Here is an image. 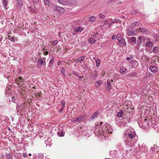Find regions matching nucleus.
<instances>
[{"mask_svg": "<svg viewBox=\"0 0 159 159\" xmlns=\"http://www.w3.org/2000/svg\"><path fill=\"white\" fill-rule=\"evenodd\" d=\"M135 10V12H136V14H140L141 12L139 11V10Z\"/></svg>", "mask_w": 159, "mask_h": 159, "instance_id": "nucleus-50", "label": "nucleus"}, {"mask_svg": "<svg viewBox=\"0 0 159 159\" xmlns=\"http://www.w3.org/2000/svg\"><path fill=\"white\" fill-rule=\"evenodd\" d=\"M117 36L116 35H113L112 36V39H115L117 38Z\"/></svg>", "mask_w": 159, "mask_h": 159, "instance_id": "nucleus-51", "label": "nucleus"}, {"mask_svg": "<svg viewBox=\"0 0 159 159\" xmlns=\"http://www.w3.org/2000/svg\"><path fill=\"white\" fill-rule=\"evenodd\" d=\"M22 155L23 156V157H24V158H25V157H27V154L25 152H24L22 153Z\"/></svg>", "mask_w": 159, "mask_h": 159, "instance_id": "nucleus-46", "label": "nucleus"}, {"mask_svg": "<svg viewBox=\"0 0 159 159\" xmlns=\"http://www.w3.org/2000/svg\"><path fill=\"white\" fill-rule=\"evenodd\" d=\"M42 60H44V61H45L46 58L45 57H44L43 59H42Z\"/></svg>", "mask_w": 159, "mask_h": 159, "instance_id": "nucleus-63", "label": "nucleus"}, {"mask_svg": "<svg viewBox=\"0 0 159 159\" xmlns=\"http://www.w3.org/2000/svg\"><path fill=\"white\" fill-rule=\"evenodd\" d=\"M118 43L120 44V46H124L126 45V43L125 39L122 38L120 40H118Z\"/></svg>", "mask_w": 159, "mask_h": 159, "instance_id": "nucleus-7", "label": "nucleus"}, {"mask_svg": "<svg viewBox=\"0 0 159 159\" xmlns=\"http://www.w3.org/2000/svg\"><path fill=\"white\" fill-rule=\"evenodd\" d=\"M34 1L36 2H39V0H32L33 2Z\"/></svg>", "mask_w": 159, "mask_h": 159, "instance_id": "nucleus-60", "label": "nucleus"}, {"mask_svg": "<svg viewBox=\"0 0 159 159\" xmlns=\"http://www.w3.org/2000/svg\"><path fill=\"white\" fill-rule=\"evenodd\" d=\"M2 3L4 7L6 8L8 4L7 0H2Z\"/></svg>", "mask_w": 159, "mask_h": 159, "instance_id": "nucleus-26", "label": "nucleus"}, {"mask_svg": "<svg viewBox=\"0 0 159 159\" xmlns=\"http://www.w3.org/2000/svg\"><path fill=\"white\" fill-rule=\"evenodd\" d=\"M86 116V115L85 114H83L80 115L79 117L76 118H74L71 119V121L74 122L75 123L80 122L81 120L83 121L84 120L86 119L85 117Z\"/></svg>", "mask_w": 159, "mask_h": 159, "instance_id": "nucleus-1", "label": "nucleus"}, {"mask_svg": "<svg viewBox=\"0 0 159 159\" xmlns=\"http://www.w3.org/2000/svg\"><path fill=\"white\" fill-rule=\"evenodd\" d=\"M98 71L96 70H94L93 72V77L95 78L96 76H98Z\"/></svg>", "mask_w": 159, "mask_h": 159, "instance_id": "nucleus-33", "label": "nucleus"}, {"mask_svg": "<svg viewBox=\"0 0 159 159\" xmlns=\"http://www.w3.org/2000/svg\"><path fill=\"white\" fill-rule=\"evenodd\" d=\"M120 123V124L119 125H122V126L125 125V123L124 122L121 121Z\"/></svg>", "mask_w": 159, "mask_h": 159, "instance_id": "nucleus-47", "label": "nucleus"}, {"mask_svg": "<svg viewBox=\"0 0 159 159\" xmlns=\"http://www.w3.org/2000/svg\"><path fill=\"white\" fill-rule=\"evenodd\" d=\"M77 32L74 31V32L72 34L73 35H76L77 34Z\"/></svg>", "mask_w": 159, "mask_h": 159, "instance_id": "nucleus-55", "label": "nucleus"}, {"mask_svg": "<svg viewBox=\"0 0 159 159\" xmlns=\"http://www.w3.org/2000/svg\"><path fill=\"white\" fill-rule=\"evenodd\" d=\"M158 148V147H157V148L156 147H152L151 148V150H152V151H153V152H155L156 151V152H158V151H157L156 149Z\"/></svg>", "mask_w": 159, "mask_h": 159, "instance_id": "nucleus-37", "label": "nucleus"}, {"mask_svg": "<svg viewBox=\"0 0 159 159\" xmlns=\"http://www.w3.org/2000/svg\"><path fill=\"white\" fill-rule=\"evenodd\" d=\"M6 159H12V157L11 155L9 153L6 156Z\"/></svg>", "mask_w": 159, "mask_h": 159, "instance_id": "nucleus-34", "label": "nucleus"}, {"mask_svg": "<svg viewBox=\"0 0 159 159\" xmlns=\"http://www.w3.org/2000/svg\"><path fill=\"white\" fill-rule=\"evenodd\" d=\"M58 2L63 5H65L66 4V0H57Z\"/></svg>", "mask_w": 159, "mask_h": 159, "instance_id": "nucleus-21", "label": "nucleus"}, {"mask_svg": "<svg viewBox=\"0 0 159 159\" xmlns=\"http://www.w3.org/2000/svg\"><path fill=\"white\" fill-rule=\"evenodd\" d=\"M94 34H94V35H96V37L97 36V35H98V32H96V34H95V33H94Z\"/></svg>", "mask_w": 159, "mask_h": 159, "instance_id": "nucleus-59", "label": "nucleus"}, {"mask_svg": "<svg viewBox=\"0 0 159 159\" xmlns=\"http://www.w3.org/2000/svg\"><path fill=\"white\" fill-rule=\"evenodd\" d=\"M2 39V36L0 35V41H1Z\"/></svg>", "mask_w": 159, "mask_h": 159, "instance_id": "nucleus-57", "label": "nucleus"}, {"mask_svg": "<svg viewBox=\"0 0 159 159\" xmlns=\"http://www.w3.org/2000/svg\"><path fill=\"white\" fill-rule=\"evenodd\" d=\"M132 147L130 149H129V151H131V152H132L134 151V148H133V145L132 146V147Z\"/></svg>", "mask_w": 159, "mask_h": 159, "instance_id": "nucleus-48", "label": "nucleus"}, {"mask_svg": "<svg viewBox=\"0 0 159 159\" xmlns=\"http://www.w3.org/2000/svg\"><path fill=\"white\" fill-rule=\"evenodd\" d=\"M116 36H117V38L118 40L123 38L121 36V35L120 34H118Z\"/></svg>", "mask_w": 159, "mask_h": 159, "instance_id": "nucleus-39", "label": "nucleus"}, {"mask_svg": "<svg viewBox=\"0 0 159 159\" xmlns=\"http://www.w3.org/2000/svg\"><path fill=\"white\" fill-rule=\"evenodd\" d=\"M95 20V17H94L93 16H91L90 18H89V21H91V22H93V21H94V20Z\"/></svg>", "mask_w": 159, "mask_h": 159, "instance_id": "nucleus-35", "label": "nucleus"}, {"mask_svg": "<svg viewBox=\"0 0 159 159\" xmlns=\"http://www.w3.org/2000/svg\"><path fill=\"white\" fill-rule=\"evenodd\" d=\"M44 61V63L43 64V65L44 66H45L46 65V62H45V61Z\"/></svg>", "mask_w": 159, "mask_h": 159, "instance_id": "nucleus-62", "label": "nucleus"}, {"mask_svg": "<svg viewBox=\"0 0 159 159\" xmlns=\"http://www.w3.org/2000/svg\"><path fill=\"white\" fill-rule=\"evenodd\" d=\"M65 68L63 67H62L61 68V70L60 71V73L61 74H62V75H63L65 74Z\"/></svg>", "mask_w": 159, "mask_h": 159, "instance_id": "nucleus-36", "label": "nucleus"}, {"mask_svg": "<svg viewBox=\"0 0 159 159\" xmlns=\"http://www.w3.org/2000/svg\"><path fill=\"white\" fill-rule=\"evenodd\" d=\"M126 70V69L124 67H121L120 70V72L124 73Z\"/></svg>", "mask_w": 159, "mask_h": 159, "instance_id": "nucleus-31", "label": "nucleus"}, {"mask_svg": "<svg viewBox=\"0 0 159 159\" xmlns=\"http://www.w3.org/2000/svg\"><path fill=\"white\" fill-rule=\"evenodd\" d=\"M118 20V19H117V20L115 19L113 20L112 22L113 23H114L116 22L117 21V20Z\"/></svg>", "mask_w": 159, "mask_h": 159, "instance_id": "nucleus-54", "label": "nucleus"}, {"mask_svg": "<svg viewBox=\"0 0 159 159\" xmlns=\"http://www.w3.org/2000/svg\"><path fill=\"white\" fill-rule=\"evenodd\" d=\"M78 77L79 78L82 79V78H83L84 77V76H78Z\"/></svg>", "mask_w": 159, "mask_h": 159, "instance_id": "nucleus-61", "label": "nucleus"}, {"mask_svg": "<svg viewBox=\"0 0 159 159\" xmlns=\"http://www.w3.org/2000/svg\"><path fill=\"white\" fill-rule=\"evenodd\" d=\"M65 102L64 101H62L61 102V105L63 107L65 106Z\"/></svg>", "mask_w": 159, "mask_h": 159, "instance_id": "nucleus-45", "label": "nucleus"}, {"mask_svg": "<svg viewBox=\"0 0 159 159\" xmlns=\"http://www.w3.org/2000/svg\"><path fill=\"white\" fill-rule=\"evenodd\" d=\"M29 156H31V154L30 153L29 154Z\"/></svg>", "mask_w": 159, "mask_h": 159, "instance_id": "nucleus-64", "label": "nucleus"}, {"mask_svg": "<svg viewBox=\"0 0 159 159\" xmlns=\"http://www.w3.org/2000/svg\"><path fill=\"white\" fill-rule=\"evenodd\" d=\"M126 59L127 61H129L130 60V58L129 57H127Z\"/></svg>", "mask_w": 159, "mask_h": 159, "instance_id": "nucleus-58", "label": "nucleus"}, {"mask_svg": "<svg viewBox=\"0 0 159 159\" xmlns=\"http://www.w3.org/2000/svg\"><path fill=\"white\" fill-rule=\"evenodd\" d=\"M155 42H159V35H157L154 38Z\"/></svg>", "mask_w": 159, "mask_h": 159, "instance_id": "nucleus-40", "label": "nucleus"}, {"mask_svg": "<svg viewBox=\"0 0 159 159\" xmlns=\"http://www.w3.org/2000/svg\"><path fill=\"white\" fill-rule=\"evenodd\" d=\"M98 111H97L93 113V114L91 116L90 118V119L92 120L94 119L95 118L97 117V116L98 115Z\"/></svg>", "mask_w": 159, "mask_h": 159, "instance_id": "nucleus-16", "label": "nucleus"}, {"mask_svg": "<svg viewBox=\"0 0 159 159\" xmlns=\"http://www.w3.org/2000/svg\"><path fill=\"white\" fill-rule=\"evenodd\" d=\"M48 52L46 51L44 52H43V54L44 55H46L48 54Z\"/></svg>", "mask_w": 159, "mask_h": 159, "instance_id": "nucleus-53", "label": "nucleus"}, {"mask_svg": "<svg viewBox=\"0 0 159 159\" xmlns=\"http://www.w3.org/2000/svg\"><path fill=\"white\" fill-rule=\"evenodd\" d=\"M52 8L54 10L57 11L59 13L63 14L65 12V10L64 9L57 5H53Z\"/></svg>", "mask_w": 159, "mask_h": 159, "instance_id": "nucleus-2", "label": "nucleus"}, {"mask_svg": "<svg viewBox=\"0 0 159 159\" xmlns=\"http://www.w3.org/2000/svg\"><path fill=\"white\" fill-rule=\"evenodd\" d=\"M65 107H62L60 109L59 111L61 112L63 111V110L64 109Z\"/></svg>", "mask_w": 159, "mask_h": 159, "instance_id": "nucleus-49", "label": "nucleus"}, {"mask_svg": "<svg viewBox=\"0 0 159 159\" xmlns=\"http://www.w3.org/2000/svg\"><path fill=\"white\" fill-rule=\"evenodd\" d=\"M131 13L133 15L136 14L135 10H133L132 11H131Z\"/></svg>", "mask_w": 159, "mask_h": 159, "instance_id": "nucleus-52", "label": "nucleus"}, {"mask_svg": "<svg viewBox=\"0 0 159 159\" xmlns=\"http://www.w3.org/2000/svg\"><path fill=\"white\" fill-rule=\"evenodd\" d=\"M7 39H9L11 41L14 42L15 41L14 37H11L10 38H8Z\"/></svg>", "mask_w": 159, "mask_h": 159, "instance_id": "nucleus-42", "label": "nucleus"}, {"mask_svg": "<svg viewBox=\"0 0 159 159\" xmlns=\"http://www.w3.org/2000/svg\"><path fill=\"white\" fill-rule=\"evenodd\" d=\"M146 45L147 46L149 47H152L153 46V43L152 42H147L146 43Z\"/></svg>", "mask_w": 159, "mask_h": 159, "instance_id": "nucleus-27", "label": "nucleus"}, {"mask_svg": "<svg viewBox=\"0 0 159 159\" xmlns=\"http://www.w3.org/2000/svg\"><path fill=\"white\" fill-rule=\"evenodd\" d=\"M102 83V81L101 80H99L95 82V84L96 86H99Z\"/></svg>", "mask_w": 159, "mask_h": 159, "instance_id": "nucleus-32", "label": "nucleus"}, {"mask_svg": "<svg viewBox=\"0 0 159 159\" xmlns=\"http://www.w3.org/2000/svg\"><path fill=\"white\" fill-rule=\"evenodd\" d=\"M123 114V111L121 110H120V112H118L116 116L118 117L119 118H120V117H121L122 116Z\"/></svg>", "mask_w": 159, "mask_h": 159, "instance_id": "nucleus-28", "label": "nucleus"}, {"mask_svg": "<svg viewBox=\"0 0 159 159\" xmlns=\"http://www.w3.org/2000/svg\"><path fill=\"white\" fill-rule=\"evenodd\" d=\"M17 98L16 97L13 96L11 98V101L12 102H13L14 103H16L17 104L16 108L17 109V110H18V108L20 107V106H18V105L17 103L16 102V99Z\"/></svg>", "mask_w": 159, "mask_h": 159, "instance_id": "nucleus-10", "label": "nucleus"}, {"mask_svg": "<svg viewBox=\"0 0 159 159\" xmlns=\"http://www.w3.org/2000/svg\"><path fill=\"white\" fill-rule=\"evenodd\" d=\"M117 154V151L115 150H111L109 151V154L112 157H115Z\"/></svg>", "mask_w": 159, "mask_h": 159, "instance_id": "nucleus-14", "label": "nucleus"}, {"mask_svg": "<svg viewBox=\"0 0 159 159\" xmlns=\"http://www.w3.org/2000/svg\"><path fill=\"white\" fill-rule=\"evenodd\" d=\"M55 60L54 57L52 56L50 60L49 63V66H51L53 64V62H54Z\"/></svg>", "mask_w": 159, "mask_h": 159, "instance_id": "nucleus-20", "label": "nucleus"}, {"mask_svg": "<svg viewBox=\"0 0 159 159\" xmlns=\"http://www.w3.org/2000/svg\"><path fill=\"white\" fill-rule=\"evenodd\" d=\"M44 60H42V58H40L38 61V63L39 64H41V65H42L44 63Z\"/></svg>", "mask_w": 159, "mask_h": 159, "instance_id": "nucleus-30", "label": "nucleus"}, {"mask_svg": "<svg viewBox=\"0 0 159 159\" xmlns=\"http://www.w3.org/2000/svg\"><path fill=\"white\" fill-rule=\"evenodd\" d=\"M73 30L74 31L76 32H81L83 30V28L81 26H78L74 27Z\"/></svg>", "mask_w": 159, "mask_h": 159, "instance_id": "nucleus-6", "label": "nucleus"}, {"mask_svg": "<svg viewBox=\"0 0 159 159\" xmlns=\"http://www.w3.org/2000/svg\"><path fill=\"white\" fill-rule=\"evenodd\" d=\"M96 35L93 34V36H91L90 38L89 39V42L91 44H93L95 42Z\"/></svg>", "mask_w": 159, "mask_h": 159, "instance_id": "nucleus-4", "label": "nucleus"}, {"mask_svg": "<svg viewBox=\"0 0 159 159\" xmlns=\"http://www.w3.org/2000/svg\"><path fill=\"white\" fill-rule=\"evenodd\" d=\"M44 4L45 5L49 6L51 4V2L49 0H44Z\"/></svg>", "mask_w": 159, "mask_h": 159, "instance_id": "nucleus-23", "label": "nucleus"}, {"mask_svg": "<svg viewBox=\"0 0 159 159\" xmlns=\"http://www.w3.org/2000/svg\"><path fill=\"white\" fill-rule=\"evenodd\" d=\"M58 43V41L57 40H55L54 41L52 42V43L53 45H56Z\"/></svg>", "mask_w": 159, "mask_h": 159, "instance_id": "nucleus-43", "label": "nucleus"}, {"mask_svg": "<svg viewBox=\"0 0 159 159\" xmlns=\"http://www.w3.org/2000/svg\"><path fill=\"white\" fill-rule=\"evenodd\" d=\"M136 134L135 132H131L130 134H129L128 139H130L132 138H134L136 136Z\"/></svg>", "mask_w": 159, "mask_h": 159, "instance_id": "nucleus-15", "label": "nucleus"}, {"mask_svg": "<svg viewBox=\"0 0 159 159\" xmlns=\"http://www.w3.org/2000/svg\"><path fill=\"white\" fill-rule=\"evenodd\" d=\"M127 33L128 35L129 36H133L135 34L134 32L133 29L131 30L130 31L128 30Z\"/></svg>", "mask_w": 159, "mask_h": 159, "instance_id": "nucleus-18", "label": "nucleus"}, {"mask_svg": "<svg viewBox=\"0 0 159 159\" xmlns=\"http://www.w3.org/2000/svg\"><path fill=\"white\" fill-rule=\"evenodd\" d=\"M96 62V66L98 67L100 65V63L101 62L100 59L99 58L98 59L96 60H95Z\"/></svg>", "mask_w": 159, "mask_h": 159, "instance_id": "nucleus-24", "label": "nucleus"}, {"mask_svg": "<svg viewBox=\"0 0 159 159\" xmlns=\"http://www.w3.org/2000/svg\"><path fill=\"white\" fill-rule=\"evenodd\" d=\"M142 39V37L141 36L139 37L137 40V45L138 46H139L143 43Z\"/></svg>", "mask_w": 159, "mask_h": 159, "instance_id": "nucleus-8", "label": "nucleus"}, {"mask_svg": "<svg viewBox=\"0 0 159 159\" xmlns=\"http://www.w3.org/2000/svg\"><path fill=\"white\" fill-rule=\"evenodd\" d=\"M153 52L154 53H157L159 52V48L157 47H155L153 49Z\"/></svg>", "mask_w": 159, "mask_h": 159, "instance_id": "nucleus-25", "label": "nucleus"}, {"mask_svg": "<svg viewBox=\"0 0 159 159\" xmlns=\"http://www.w3.org/2000/svg\"><path fill=\"white\" fill-rule=\"evenodd\" d=\"M150 70L154 73H156L158 71V69L156 66L151 65L149 68Z\"/></svg>", "mask_w": 159, "mask_h": 159, "instance_id": "nucleus-3", "label": "nucleus"}, {"mask_svg": "<svg viewBox=\"0 0 159 159\" xmlns=\"http://www.w3.org/2000/svg\"><path fill=\"white\" fill-rule=\"evenodd\" d=\"M61 61H58V62H57V65H60L61 64Z\"/></svg>", "mask_w": 159, "mask_h": 159, "instance_id": "nucleus-56", "label": "nucleus"}, {"mask_svg": "<svg viewBox=\"0 0 159 159\" xmlns=\"http://www.w3.org/2000/svg\"><path fill=\"white\" fill-rule=\"evenodd\" d=\"M142 25L140 21L135 22L133 23L131 25V27H134L135 26H140Z\"/></svg>", "mask_w": 159, "mask_h": 159, "instance_id": "nucleus-13", "label": "nucleus"}, {"mask_svg": "<svg viewBox=\"0 0 159 159\" xmlns=\"http://www.w3.org/2000/svg\"><path fill=\"white\" fill-rule=\"evenodd\" d=\"M99 17L101 18H104L105 17L104 15L102 14H99Z\"/></svg>", "mask_w": 159, "mask_h": 159, "instance_id": "nucleus-44", "label": "nucleus"}, {"mask_svg": "<svg viewBox=\"0 0 159 159\" xmlns=\"http://www.w3.org/2000/svg\"><path fill=\"white\" fill-rule=\"evenodd\" d=\"M140 31L142 34H145L149 32V30L144 28H140L139 29Z\"/></svg>", "mask_w": 159, "mask_h": 159, "instance_id": "nucleus-9", "label": "nucleus"}, {"mask_svg": "<svg viewBox=\"0 0 159 159\" xmlns=\"http://www.w3.org/2000/svg\"><path fill=\"white\" fill-rule=\"evenodd\" d=\"M129 39L132 41L134 42H135L136 41V39L135 37H133Z\"/></svg>", "mask_w": 159, "mask_h": 159, "instance_id": "nucleus-38", "label": "nucleus"}, {"mask_svg": "<svg viewBox=\"0 0 159 159\" xmlns=\"http://www.w3.org/2000/svg\"><path fill=\"white\" fill-rule=\"evenodd\" d=\"M64 133H65L61 131V132H57V134L58 136L63 137L64 136Z\"/></svg>", "mask_w": 159, "mask_h": 159, "instance_id": "nucleus-29", "label": "nucleus"}, {"mask_svg": "<svg viewBox=\"0 0 159 159\" xmlns=\"http://www.w3.org/2000/svg\"><path fill=\"white\" fill-rule=\"evenodd\" d=\"M131 141V139H129L128 138L125 141L126 144L129 147H132L133 144V143H131V142L130 141Z\"/></svg>", "mask_w": 159, "mask_h": 159, "instance_id": "nucleus-11", "label": "nucleus"}, {"mask_svg": "<svg viewBox=\"0 0 159 159\" xmlns=\"http://www.w3.org/2000/svg\"><path fill=\"white\" fill-rule=\"evenodd\" d=\"M95 131L98 132V133L97 134H100L103 136L105 135V132L104 131L103 132L101 131L100 129H98L97 128L95 129Z\"/></svg>", "mask_w": 159, "mask_h": 159, "instance_id": "nucleus-17", "label": "nucleus"}, {"mask_svg": "<svg viewBox=\"0 0 159 159\" xmlns=\"http://www.w3.org/2000/svg\"><path fill=\"white\" fill-rule=\"evenodd\" d=\"M85 56H82L78 58L76 60V62L77 63H78L79 61H82L84 60L85 58Z\"/></svg>", "mask_w": 159, "mask_h": 159, "instance_id": "nucleus-22", "label": "nucleus"}, {"mask_svg": "<svg viewBox=\"0 0 159 159\" xmlns=\"http://www.w3.org/2000/svg\"><path fill=\"white\" fill-rule=\"evenodd\" d=\"M107 86L106 88V90L109 89V90L112 89L111 84L110 83V80H107Z\"/></svg>", "mask_w": 159, "mask_h": 159, "instance_id": "nucleus-12", "label": "nucleus"}, {"mask_svg": "<svg viewBox=\"0 0 159 159\" xmlns=\"http://www.w3.org/2000/svg\"><path fill=\"white\" fill-rule=\"evenodd\" d=\"M28 8L29 11H31V10H32V12H35L36 8L34 6L28 7Z\"/></svg>", "mask_w": 159, "mask_h": 159, "instance_id": "nucleus-19", "label": "nucleus"}, {"mask_svg": "<svg viewBox=\"0 0 159 159\" xmlns=\"http://www.w3.org/2000/svg\"><path fill=\"white\" fill-rule=\"evenodd\" d=\"M40 159H43V155L42 154H39L38 155Z\"/></svg>", "mask_w": 159, "mask_h": 159, "instance_id": "nucleus-41", "label": "nucleus"}, {"mask_svg": "<svg viewBox=\"0 0 159 159\" xmlns=\"http://www.w3.org/2000/svg\"><path fill=\"white\" fill-rule=\"evenodd\" d=\"M17 7L20 9L22 7L23 5V0H16Z\"/></svg>", "mask_w": 159, "mask_h": 159, "instance_id": "nucleus-5", "label": "nucleus"}]
</instances>
